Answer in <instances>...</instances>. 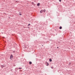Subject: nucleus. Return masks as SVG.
Returning <instances> with one entry per match:
<instances>
[{"label":"nucleus","mask_w":75,"mask_h":75,"mask_svg":"<svg viewBox=\"0 0 75 75\" xmlns=\"http://www.w3.org/2000/svg\"><path fill=\"white\" fill-rule=\"evenodd\" d=\"M1 67L2 68H3V66L2 65H1Z\"/></svg>","instance_id":"9"},{"label":"nucleus","mask_w":75,"mask_h":75,"mask_svg":"<svg viewBox=\"0 0 75 75\" xmlns=\"http://www.w3.org/2000/svg\"><path fill=\"white\" fill-rule=\"evenodd\" d=\"M45 64L46 66H48V65H49V64H48V63L47 62H45Z\"/></svg>","instance_id":"1"},{"label":"nucleus","mask_w":75,"mask_h":75,"mask_svg":"<svg viewBox=\"0 0 75 75\" xmlns=\"http://www.w3.org/2000/svg\"><path fill=\"white\" fill-rule=\"evenodd\" d=\"M13 55H11L10 56V59H11L13 58Z\"/></svg>","instance_id":"2"},{"label":"nucleus","mask_w":75,"mask_h":75,"mask_svg":"<svg viewBox=\"0 0 75 75\" xmlns=\"http://www.w3.org/2000/svg\"><path fill=\"white\" fill-rule=\"evenodd\" d=\"M32 3H33V2H32Z\"/></svg>","instance_id":"18"},{"label":"nucleus","mask_w":75,"mask_h":75,"mask_svg":"<svg viewBox=\"0 0 75 75\" xmlns=\"http://www.w3.org/2000/svg\"><path fill=\"white\" fill-rule=\"evenodd\" d=\"M37 6H40V3H38L37 4Z\"/></svg>","instance_id":"5"},{"label":"nucleus","mask_w":75,"mask_h":75,"mask_svg":"<svg viewBox=\"0 0 75 75\" xmlns=\"http://www.w3.org/2000/svg\"><path fill=\"white\" fill-rule=\"evenodd\" d=\"M15 52V51H13V52Z\"/></svg>","instance_id":"16"},{"label":"nucleus","mask_w":75,"mask_h":75,"mask_svg":"<svg viewBox=\"0 0 75 75\" xmlns=\"http://www.w3.org/2000/svg\"><path fill=\"white\" fill-rule=\"evenodd\" d=\"M59 28H60V29H62V27H59Z\"/></svg>","instance_id":"8"},{"label":"nucleus","mask_w":75,"mask_h":75,"mask_svg":"<svg viewBox=\"0 0 75 75\" xmlns=\"http://www.w3.org/2000/svg\"><path fill=\"white\" fill-rule=\"evenodd\" d=\"M29 63L30 64H32V62H30Z\"/></svg>","instance_id":"6"},{"label":"nucleus","mask_w":75,"mask_h":75,"mask_svg":"<svg viewBox=\"0 0 75 75\" xmlns=\"http://www.w3.org/2000/svg\"><path fill=\"white\" fill-rule=\"evenodd\" d=\"M29 25H30V24H28V26H29Z\"/></svg>","instance_id":"11"},{"label":"nucleus","mask_w":75,"mask_h":75,"mask_svg":"<svg viewBox=\"0 0 75 75\" xmlns=\"http://www.w3.org/2000/svg\"><path fill=\"white\" fill-rule=\"evenodd\" d=\"M69 65H71V63H69Z\"/></svg>","instance_id":"13"},{"label":"nucleus","mask_w":75,"mask_h":75,"mask_svg":"<svg viewBox=\"0 0 75 75\" xmlns=\"http://www.w3.org/2000/svg\"><path fill=\"white\" fill-rule=\"evenodd\" d=\"M43 12V10H41L40 11V13H42V12Z\"/></svg>","instance_id":"3"},{"label":"nucleus","mask_w":75,"mask_h":75,"mask_svg":"<svg viewBox=\"0 0 75 75\" xmlns=\"http://www.w3.org/2000/svg\"><path fill=\"white\" fill-rule=\"evenodd\" d=\"M49 61L50 62H52V59H49Z\"/></svg>","instance_id":"4"},{"label":"nucleus","mask_w":75,"mask_h":75,"mask_svg":"<svg viewBox=\"0 0 75 75\" xmlns=\"http://www.w3.org/2000/svg\"><path fill=\"white\" fill-rule=\"evenodd\" d=\"M59 1H60V2H61V0H59Z\"/></svg>","instance_id":"12"},{"label":"nucleus","mask_w":75,"mask_h":75,"mask_svg":"<svg viewBox=\"0 0 75 75\" xmlns=\"http://www.w3.org/2000/svg\"><path fill=\"white\" fill-rule=\"evenodd\" d=\"M43 12H45V10L44 9V10H43Z\"/></svg>","instance_id":"7"},{"label":"nucleus","mask_w":75,"mask_h":75,"mask_svg":"<svg viewBox=\"0 0 75 75\" xmlns=\"http://www.w3.org/2000/svg\"><path fill=\"white\" fill-rule=\"evenodd\" d=\"M52 68V67H51Z\"/></svg>","instance_id":"17"},{"label":"nucleus","mask_w":75,"mask_h":75,"mask_svg":"<svg viewBox=\"0 0 75 75\" xmlns=\"http://www.w3.org/2000/svg\"><path fill=\"white\" fill-rule=\"evenodd\" d=\"M57 48H58V47H57Z\"/></svg>","instance_id":"15"},{"label":"nucleus","mask_w":75,"mask_h":75,"mask_svg":"<svg viewBox=\"0 0 75 75\" xmlns=\"http://www.w3.org/2000/svg\"><path fill=\"white\" fill-rule=\"evenodd\" d=\"M19 69H21V68H19Z\"/></svg>","instance_id":"14"},{"label":"nucleus","mask_w":75,"mask_h":75,"mask_svg":"<svg viewBox=\"0 0 75 75\" xmlns=\"http://www.w3.org/2000/svg\"><path fill=\"white\" fill-rule=\"evenodd\" d=\"M19 13H20V14H19L20 16H21V14H20V12Z\"/></svg>","instance_id":"10"}]
</instances>
